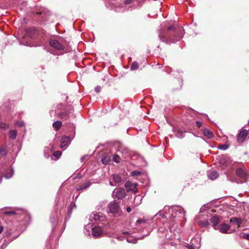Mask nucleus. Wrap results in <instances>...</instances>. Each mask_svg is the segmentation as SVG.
<instances>
[{
	"label": "nucleus",
	"instance_id": "nucleus-1",
	"mask_svg": "<svg viewBox=\"0 0 249 249\" xmlns=\"http://www.w3.org/2000/svg\"><path fill=\"white\" fill-rule=\"evenodd\" d=\"M183 36V29L181 26L174 24L168 27L166 30H160L159 37L160 40L166 43L179 41Z\"/></svg>",
	"mask_w": 249,
	"mask_h": 249
},
{
	"label": "nucleus",
	"instance_id": "nucleus-2",
	"mask_svg": "<svg viewBox=\"0 0 249 249\" xmlns=\"http://www.w3.org/2000/svg\"><path fill=\"white\" fill-rule=\"evenodd\" d=\"M138 183H133L128 180L124 183V187L127 192H131L133 194H136L138 192Z\"/></svg>",
	"mask_w": 249,
	"mask_h": 249
},
{
	"label": "nucleus",
	"instance_id": "nucleus-3",
	"mask_svg": "<svg viewBox=\"0 0 249 249\" xmlns=\"http://www.w3.org/2000/svg\"><path fill=\"white\" fill-rule=\"evenodd\" d=\"M113 195L118 199L122 200L126 196L125 190L123 188H119L113 191Z\"/></svg>",
	"mask_w": 249,
	"mask_h": 249
},
{
	"label": "nucleus",
	"instance_id": "nucleus-4",
	"mask_svg": "<svg viewBox=\"0 0 249 249\" xmlns=\"http://www.w3.org/2000/svg\"><path fill=\"white\" fill-rule=\"evenodd\" d=\"M108 208L111 213H118L120 209L119 203L115 200L112 201L109 203Z\"/></svg>",
	"mask_w": 249,
	"mask_h": 249
},
{
	"label": "nucleus",
	"instance_id": "nucleus-5",
	"mask_svg": "<svg viewBox=\"0 0 249 249\" xmlns=\"http://www.w3.org/2000/svg\"><path fill=\"white\" fill-rule=\"evenodd\" d=\"M236 174L237 176L243 179V181H240V183H243L247 181L248 174L246 172H245L242 168H237L236 171ZM237 182L239 183V182L238 181Z\"/></svg>",
	"mask_w": 249,
	"mask_h": 249
},
{
	"label": "nucleus",
	"instance_id": "nucleus-6",
	"mask_svg": "<svg viewBox=\"0 0 249 249\" xmlns=\"http://www.w3.org/2000/svg\"><path fill=\"white\" fill-rule=\"evenodd\" d=\"M111 179H112L117 186L123 184L124 181L122 175L117 174L112 175L111 176Z\"/></svg>",
	"mask_w": 249,
	"mask_h": 249
},
{
	"label": "nucleus",
	"instance_id": "nucleus-7",
	"mask_svg": "<svg viewBox=\"0 0 249 249\" xmlns=\"http://www.w3.org/2000/svg\"><path fill=\"white\" fill-rule=\"evenodd\" d=\"M25 32L27 36L32 38L36 37L38 34V31L35 27L27 28Z\"/></svg>",
	"mask_w": 249,
	"mask_h": 249
},
{
	"label": "nucleus",
	"instance_id": "nucleus-8",
	"mask_svg": "<svg viewBox=\"0 0 249 249\" xmlns=\"http://www.w3.org/2000/svg\"><path fill=\"white\" fill-rule=\"evenodd\" d=\"M50 44L52 47L58 50H63L65 48L64 46L56 40H51L50 41Z\"/></svg>",
	"mask_w": 249,
	"mask_h": 249
},
{
	"label": "nucleus",
	"instance_id": "nucleus-9",
	"mask_svg": "<svg viewBox=\"0 0 249 249\" xmlns=\"http://www.w3.org/2000/svg\"><path fill=\"white\" fill-rule=\"evenodd\" d=\"M210 222L212 223L213 228L215 230H217L219 226L218 224L219 223L220 219L217 215L213 216L210 219Z\"/></svg>",
	"mask_w": 249,
	"mask_h": 249
},
{
	"label": "nucleus",
	"instance_id": "nucleus-10",
	"mask_svg": "<svg viewBox=\"0 0 249 249\" xmlns=\"http://www.w3.org/2000/svg\"><path fill=\"white\" fill-rule=\"evenodd\" d=\"M248 135V131L247 130H243L239 133L237 141L239 142H243L245 140Z\"/></svg>",
	"mask_w": 249,
	"mask_h": 249
},
{
	"label": "nucleus",
	"instance_id": "nucleus-11",
	"mask_svg": "<svg viewBox=\"0 0 249 249\" xmlns=\"http://www.w3.org/2000/svg\"><path fill=\"white\" fill-rule=\"evenodd\" d=\"M58 117L63 120H67L70 118V112L69 111H60L56 113Z\"/></svg>",
	"mask_w": 249,
	"mask_h": 249
},
{
	"label": "nucleus",
	"instance_id": "nucleus-12",
	"mask_svg": "<svg viewBox=\"0 0 249 249\" xmlns=\"http://www.w3.org/2000/svg\"><path fill=\"white\" fill-rule=\"evenodd\" d=\"M103 231L100 227H95L92 229V234L94 237H98L102 235Z\"/></svg>",
	"mask_w": 249,
	"mask_h": 249
},
{
	"label": "nucleus",
	"instance_id": "nucleus-13",
	"mask_svg": "<svg viewBox=\"0 0 249 249\" xmlns=\"http://www.w3.org/2000/svg\"><path fill=\"white\" fill-rule=\"evenodd\" d=\"M91 185V182L89 180H86L84 182L80 183L77 186V190L78 191L85 189Z\"/></svg>",
	"mask_w": 249,
	"mask_h": 249
},
{
	"label": "nucleus",
	"instance_id": "nucleus-14",
	"mask_svg": "<svg viewBox=\"0 0 249 249\" xmlns=\"http://www.w3.org/2000/svg\"><path fill=\"white\" fill-rule=\"evenodd\" d=\"M70 141V138L68 136H63L61 139L60 148L63 149Z\"/></svg>",
	"mask_w": 249,
	"mask_h": 249
},
{
	"label": "nucleus",
	"instance_id": "nucleus-15",
	"mask_svg": "<svg viewBox=\"0 0 249 249\" xmlns=\"http://www.w3.org/2000/svg\"><path fill=\"white\" fill-rule=\"evenodd\" d=\"M217 229H219L221 232L226 233L228 232V231L230 229V226L227 224L223 223L219 225Z\"/></svg>",
	"mask_w": 249,
	"mask_h": 249
},
{
	"label": "nucleus",
	"instance_id": "nucleus-16",
	"mask_svg": "<svg viewBox=\"0 0 249 249\" xmlns=\"http://www.w3.org/2000/svg\"><path fill=\"white\" fill-rule=\"evenodd\" d=\"M230 221L235 225H237L238 227H240L242 224V220L240 218L231 217Z\"/></svg>",
	"mask_w": 249,
	"mask_h": 249
},
{
	"label": "nucleus",
	"instance_id": "nucleus-17",
	"mask_svg": "<svg viewBox=\"0 0 249 249\" xmlns=\"http://www.w3.org/2000/svg\"><path fill=\"white\" fill-rule=\"evenodd\" d=\"M110 161V157L109 155L105 153L104 154L102 157V161L104 164H107Z\"/></svg>",
	"mask_w": 249,
	"mask_h": 249
},
{
	"label": "nucleus",
	"instance_id": "nucleus-18",
	"mask_svg": "<svg viewBox=\"0 0 249 249\" xmlns=\"http://www.w3.org/2000/svg\"><path fill=\"white\" fill-rule=\"evenodd\" d=\"M62 125V123L60 121H56L53 123V127L54 128L56 131L59 130L61 126Z\"/></svg>",
	"mask_w": 249,
	"mask_h": 249
},
{
	"label": "nucleus",
	"instance_id": "nucleus-19",
	"mask_svg": "<svg viewBox=\"0 0 249 249\" xmlns=\"http://www.w3.org/2000/svg\"><path fill=\"white\" fill-rule=\"evenodd\" d=\"M203 134L205 136L209 139L212 138L213 137V133L208 129H205L203 131Z\"/></svg>",
	"mask_w": 249,
	"mask_h": 249
},
{
	"label": "nucleus",
	"instance_id": "nucleus-20",
	"mask_svg": "<svg viewBox=\"0 0 249 249\" xmlns=\"http://www.w3.org/2000/svg\"><path fill=\"white\" fill-rule=\"evenodd\" d=\"M218 176V174L217 172L215 171H213L208 175V177L212 180L215 179L217 178Z\"/></svg>",
	"mask_w": 249,
	"mask_h": 249
},
{
	"label": "nucleus",
	"instance_id": "nucleus-21",
	"mask_svg": "<svg viewBox=\"0 0 249 249\" xmlns=\"http://www.w3.org/2000/svg\"><path fill=\"white\" fill-rule=\"evenodd\" d=\"M17 135V132L15 130H12L10 131L9 134V138L15 140L16 138Z\"/></svg>",
	"mask_w": 249,
	"mask_h": 249
},
{
	"label": "nucleus",
	"instance_id": "nucleus-22",
	"mask_svg": "<svg viewBox=\"0 0 249 249\" xmlns=\"http://www.w3.org/2000/svg\"><path fill=\"white\" fill-rule=\"evenodd\" d=\"M37 15H41L42 18H45L46 16H49L50 12L49 11H42L41 12H38L36 13Z\"/></svg>",
	"mask_w": 249,
	"mask_h": 249
},
{
	"label": "nucleus",
	"instance_id": "nucleus-23",
	"mask_svg": "<svg viewBox=\"0 0 249 249\" xmlns=\"http://www.w3.org/2000/svg\"><path fill=\"white\" fill-rule=\"evenodd\" d=\"M176 136L178 138H180V139H182V138L184 137V135L183 132L182 131L180 130H178L177 131L176 134Z\"/></svg>",
	"mask_w": 249,
	"mask_h": 249
},
{
	"label": "nucleus",
	"instance_id": "nucleus-24",
	"mask_svg": "<svg viewBox=\"0 0 249 249\" xmlns=\"http://www.w3.org/2000/svg\"><path fill=\"white\" fill-rule=\"evenodd\" d=\"M3 214L4 215H9V216H14L17 214V213L16 212L13 211H5L3 213Z\"/></svg>",
	"mask_w": 249,
	"mask_h": 249
},
{
	"label": "nucleus",
	"instance_id": "nucleus-25",
	"mask_svg": "<svg viewBox=\"0 0 249 249\" xmlns=\"http://www.w3.org/2000/svg\"><path fill=\"white\" fill-rule=\"evenodd\" d=\"M7 154V150L5 146H1L0 148V155L5 156Z\"/></svg>",
	"mask_w": 249,
	"mask_h": 249
},
{
	"label": "nucleus",
	"instance_id": "nucleus-26",
	"mask_svg": "<svg viewBox=\"0 0 249 249\" xmlns=\"http://www.w3.org/2000/svg\"><path fill=\"white\" fill-rule=\"evenodd\" d=\"M139 68V64L138 63L135 61V62H133L131 65V70H137Z\"/></svg>",
	"mask_w": 249,
	"mask_h": 249
},
{
	"label": "nucleus",
	"instance_id": "nucleus-27",
	"mask_svg": "<svg viewBox=\"0 0 249 249\" xmlns=\"http://www.w3.org/2000/svg\"><path fill=\"white\" fill-rule=\"evenodd\" d=\"M218 148L222 150H226L228 148V146L227 144H219L218 145Z\"/></svg>",
	"mask_w": 249,
	"mask_h": 249
},
{
	"label": "nucleus",
	"instance_id": "nucleus-28",
	"mask_svg": "<svg viewBox=\"0 0 249 249\" xmlns=\"http://www.w3.org/2000/svg\"><path fill=\"white\" fill-rule=\"evenodd\" d=\"M62 155V152L60 151H56L53 152V156L57 158H59Z\"/></svg>",
	"mask_w": 249,
	"mask_h": 249
},
{
	"label": "nucleus",
	"instance_id": "nucleus-29",
	"mask_svg": "<svg viewBox=\"0 0 249 249\" xmlns=\"http://www.w3.org/2000/svg\"><path fill=\"white\" fill-rule=\"evenodd\" d=\"M113 161L116 163H119L120 161V157L117 155H114L113 157Z\"/></svg>",
	"mask_w": 249,
	"mask_h": 249
},
{
	"label": "nucleus",
	"instance_id": "nucleus-30",
	"mask_svg": "<svg viewBox=\"0 0 249 249\" xmlns=\"http://www.w3.org/2000/svg\"><path fill=\"white\" fill-rule=\"evenodd\" d=\"M141 173L140 172L135 170V171H133V172H132L131 175L133 177H135V176L140 175H141Z\"/></svg>",
	"mask_w": 249,
	"mask_h": 249
},
{
	"label": "nucleus",
	"instance_id": "nucleus-31",
	"mask_svg": "<svg viewBox=\"0 0 249 249\" xmlns=\"http://www.w3.org/2000/svg\"><path fill=\"white\" fill-rule=\"evenodd\" d=\"M17 124L19 127H21L24 126V123L22 121H19L17 122Z\"/></svg>",
	"mask_w": 249,
	"mask_h": 249
},
{
	"label": "nucleus",
	"instance_id": "nucleus-32",
	"mask_svg": "<svg viewBox=\"0 0 249 249\" xmlns=\"http://www.w3.org/2000/svg\"><path fill=\"white\" fill-rule=\"evenodd\" d=\"M200 224L203 226H207L209 225V222L208 221H202L200 222Z\"/></svg>",
	"mask_w": 249,
	"mask_h": 249
},
{
	"label": "nucleus",
	"instance_id": "nucleus-33",
	"mask_svg": "<svg viewBox=\"0 0 249 249\" xmlns=\"http://www.w3.org/2000/svg\"><path fill=\"white\" fill-rule=\"evenodd\" d=\"M7 128H8V125L1 122V126H0V128L6 129Z\"/></svg>",
	"mask_w": 249,
	"mask_h": 249
},
{
	"label": "nucleus",
	"instance_id": "nucleus-34",
	"mask_svg": "<svg viewBox=\"0 0 249 249\" xmlns=\"http://www.w3.org/2000/svg\"><path fill=\"white\" fill-rule=\"evenodd\" d=\"M243 238L249 241V234H243L241 236Z\"/></svg>",
	"mask_w": 249,
	"mask_h": 249
},
{
	"label": "nucleus",
	"instance_id": "nucleus-35",
	"mask_svg": "<svg viewBox=\"0 0 249 249\" xmlns=\"http://www.w3.org/2000/svg\"><path fill=\"white\" fill-rule=\"evenodd\" d=\"M100 89H101V87L100 86H97L94 89V90L97 93H99L100 92Z\"/></svg>",
	"mask_w": 249,
	"mask_h": 249
},
{
	"label": "nucleus",
	"instance_id": "nucleus-36",
	"mask_svg": "<svg viewBox=\"0 0 249 249\" xmlns=\"http://www.w3.org/2000/svg\"><path fill=\"white\" fill-rule=\"evenodd\" d=\"M12 175L10 174V173H6L4 174V177L6 178H9L12 177Z\"/></svg>",
	"mask_w": 249,
	"mask_h": 249
},
{
	"label": "nucleus",
	"instance_id": "nucleus-37",
	"mask_svg": "<svg viewBox=\"0 0 249 249\" xmlns=\"http://www.w3.org/2000/svg\"><path fill=\"white\" fill-rule=\"evenodd\" d=\"M196 126L198 128L202 126V123L201 122H199V121H196Z\"/></svg>",
	"mask_w": 249,
	"mask_h": 249
},
{
	"label": "nucleus",
	"instance_id": "nucleus-38",
	"mask_svg": "<svg viewBox=\"0 0 249 249\" xmlns=\"http://www.w3.org/2000/svg\"><path fill=\"white\" fill-rule=\"evenodd\" d=\"M145 220L144 219H138L137 221V223H145Z\"/></svg>",
	"mask_w": 249,
	"mask_h": 249
},
{
	"label": "nucleus",
	"instance_id": "nucleus-39",
	"mask_svg": "<svg viewBox=\"0 0 249 249\" xmlns=\"http://www.w3.org/2000/svg\"><path fill=\"white\" fill-rule=\"evenodd\" d=\"M110 180H111L110 179ZM109 184L111 185V186H117V185L115 184V183L113 182V181H111V180H110L109 181Z\"/></svg>",
	"mask_w": 249,
	"mask_h": 249
},
{
	"label": "nucleus",
	"instance_id": "nucleus-40",
	"mask_svg": "<svg viewBox=\"0 0 249 249\" xmlns=\"http://www.w3.org/2000/svg\"><path fill=\"white\" fill-rule=\"evenodd\" d=\"M132 0H125L124 3L125 4H128L131 3Z\"/></svg>",
	"mask_w": 249,
	"mask_h": 249
},
{
	"label": "nucleus",
	"instance_id": "nucleus-41",
	"mask_svg": "<svg viewBox=\"0 0 249 249\" xmlns=\"http://www.w3.org/2000/svg\"><path fill=\"white\" fill-rule=\"evenodd\" d=\"M187 248L189 249H195V247L193 245H189L188 246Z\"/></svg>",
	"mask_w": 249,
	"mask_h": 249
},
{
	"label": "nucleus",
	"instance_id": "nucleus-42",
	"mask_svg": "<svg viewBox=\"0 0 249 249\" xmlns=\"http://www.w3.org/2000/svg\"><path fill=\"white\" fill-rule=\"evenodd\" d=\"M3 231V227L1 225H0V234Z\"/></svg>",
	"mask_w": 249,
	"mask_h": 249
},
{
	"label": "nucleus",
	"instance_id": "nucleus-43",
	"mask_svg": "<svg viewBox=\"0 0 249 249\" xmlns=\"http://www.w3.org/2000/svg\"><path fill=\"white\" fill-rule=\"evenodd\" d=\"M126 211L128 212V213H130L131 211V209L130 207H127L126 208Z\"/></svg>",
	"mask_w": 249,
	"mask_h": 249
},
{
	"label": "nucleus",
	"instance_id": "nucleus-44",
	"mask_svg": "<svg viewBox=\"0 0 249 249\" xmlns=\"http://www.w3.org/2000/svg\"><path fill=\"white\" fill-rule=\"evenodd\" d=\"M100 216L99 215H95V217H94V219L95 220H99L100 219V218H99Z\"/></svg>",
	"mask_w": 249,
	"mask_h": 249
},
{
	"label": "nucleus",
	"instance_id": "nucleus-45",
	"mask_svg": "<svg viewBox=\"0 0 249 249\" xmlns=\"http://www.w3.org/2000/svg\"><path fill=\"white\" fill-rule=\"evenodd\" d=\"M1 181H2V178H1V177H0V182H1Z\"/></svg>",
	"mask_w": 249,
	"mask_h": 249
},
{
	"label": "nucleus",
	"instance_id": "nucleus-46",
	"mask_svg": "<svg viewBox=\"0 0 249 249\" xmlns=\"http://www.w3.org/2000/svg\"><path fill=\"white\" fill-rule=\"evenodd\" d=\"M162 217H165V218L166 217L164 216V214H163V215H162Z\"/></svg>",
	"mask_w": 249,
	"mask_h": 249
},
{
	"label": "nucleus",
	"instance_id": "nucleus-47",
	"mask_svg": "<svg viewBox=\"0 0 249 249\" xmlns=\"http://www.w3.org/2000/svg\"><path fill=\"white\" fill-rule=\"evenodd\" d=\"M127 241L128 242H129V241L128 239H127Z\"/></svg>",
	"mask_w": 249,
	"mask_h": 249
},
{
	"label": "nucleus",
	"instance_id": "nucleus-48",
	"mask_svg": "<svg viewBox=\"0 0 249 249\" xmlns=\"http://www.w3.org/2000/svg\"><path fill=\"white\" fill-rule=\"evenodd\" d=\"M248 124H249V121H248Z\"/></svg>",
	"mask_w": 249,
	"mask_h": 249
}]
</instances>
